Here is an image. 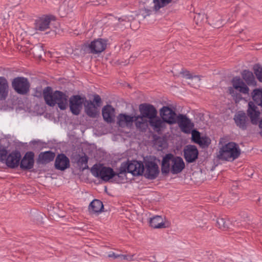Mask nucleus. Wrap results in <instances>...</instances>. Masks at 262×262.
<instances>
[{"label":"nucleus","mask_w":262,"mask_h":262,"mask_svg":"<svg viewBox=\"0 0 262 262\" xmlns=\"http://www.w3.org/2000/svg\"><path fill=\"white\" fill-rule=\"evenodd\" d=\"M42 95L46 103L50 106H54L56 104L61 110H65L68 105V96L60 91L53 92L50 86L44 89Z\"/></svg>","instance_id":"obj_1"},{"label":"nucleus","mask_w":262,"mask_h":262,"mask_svg":"<svg viewBox=\"0 0 262 262\" xmlns=\"http://www.w3.org/2000/svg\"><path fill=\"white\" fill-rule=\"evenodd\" d=\"M184 168V162L180 157L174 156L172 154H167L163 158L161 172L164 175H167L170 172L173 174H178Z\"/></svg>","instance_id":"obj_2"},{"label":"nucleus","mask_w":262,"mask_h":262,"mask_svg":"<svg viewBox=\"0 0 262 262\" xmlns=\"http://www.w3.org/2000/svg\"><path fill=\"white\" fill-rule=\"evenodd\" d=\"M241 155L239 145L233 142L223 145L217 153V158L221 160L233 161L238 158Z\"/></svg>","instance_id":"obj_3"},{"label":"nucleus","mask_w":262,"mask_h":262,"mask_svg":"<svg viewBox=\"0 0 262 262\" xmlns=\"http://www.w3.org/2000/svg\"><path fill=\"white\" fill-rule=\"evenodd\" d=\"M144 166L141 162L133 161L128 163H123L119 168L117 173L118 177L126 172L131 173L134 176H140L143 174Z\"/></svg>","instance_id":"obj_4"},{"label":"nucleus","mask_w":262,"mask_h":262,"mask_svg":"<svg viewBox=\"0 0 262 262\" xmlns=\"http://www.w3.org/2000/svg\"><path fill=\"white\" fill-rule=\"evenodd\" d=\"M101 103V99L98 95H94L93 101L86 99L84 105L85 114L91 118H97L99 114L98 108Z\"/></svg>","instance_id":"obj_5"},{"label":"nucleus","mask_w":262,"mask_h":262,"mask_svg":"<svg viewBox=\"0 0 262 262\" xmlns=\"http://www.w3.org/2000/svg\"><path fill=\"white\" fill-rule=\"evenodd\" d=\"M92 174L97 178H100L104 181H108L114 177L117 176L118 172H115L111 167H98L94 165L91 169Z\"/></svg>","instance_id":"obj_6"},{"label":"nucleus","mask_w":262,"mask_h":262,"mask_svg":"<svg viewBox=\"0 0 262 262\" xmlns=\"http://www.w3.org/2000/svg\"><path fill=\"white\" fill-rule=\"evenodd\" d=\"M159 114L161 118L166 123L169 125L176 124V119L178 116L175 111L169 106H163L159 110Z\"/></svg>","instance_id":"obj_7"},{"label":"nucleus","mask_w":262,"mask_h":262,"mask_svg":"<svg viewBox=\"0 0 262 262\" xmlns=\"http://www.w3.org/2000/svg\"><path fill=\"white\" fill-rule=\"evenodd\" d=\"M12 86L17 93L25 95L29 91L30 83L27 78L18 77L13 80Z\"/></svg>","instance_id":"obj_8"},{"label":"nucleus","mask_w":262,"mask_h":262,"mask_svg":"<svg viewBox=\"0 0 262 262\" xmlns=\"http://www.w3.org/2000/svg\"><path fill=\"white\" fill-rule=\"evenodd\" d=\"M86 99L85 97H82L78 95H73L70 98L69 107L73 115H78L80 113Z\"/></svg>","instance_id":"obj_9"},{"label":"nucleus","mask_w":262,"mask_h":262,"mask_svg":"<svg viewBox=\"0 0 262 262\" xmlns=\"http://www.w3.org/2000/svg\"><path fill=\"white\" fill-rule=\"evenodd\" d=\"M144 176L149 180H154L158 176L160 171L157 164L153 161L145 162Z\"/></svg>","instance_id":"obj_10"},{"label":"nucleus","mask_w":262,"mask_h":262,"mask_svg":"<svg viewBox=\"0 0 262 262\" xmlns=\"http://www.w3.org/2000/svg\"><path fill=\"white\" fill-rule=\"evenodd\" d=\"M233 87L228 88L229 93L232 95H234V89L238 91L240 93L247 94L249 92V88L239 77H234L232 80Z\"/></svg>","instance_id":"obj_11"},{"label":"nucleus","mask_w":262,"mask_h":262,"mask_svg":"<svg viewBox=\"0 0 262 262\" xmlns=\"http://www.w3.org/2000/svg\"><path fill=\"white\" fill-rule=\"evenodd\" d=\"M176 124H178L181 130L184 133H190L194 126V124L185 115L179 114L176 119Z\"/></svg>","instance_id":"obj_12"},{"label":"nucleus","mask_w":262,"mask_h":262,"mask_svg":"<svg viewBox=\"0 0 262 262\" xmlns=\"http://www.w3.org/2000/svg\"><path fill=\"white\" fill-rule=\"evenodd\" d=\"M139 110L140 116L149 120L154 119L157 116V111L155 107L149 103H142L139 105Z\"/></svg>","instance_id":"obj_13"},{"label":"nucleus","mask_w":262,"mask_h":262,"mask_svg":"<svg viewBox=\"0 0 262 262\" xmlns=\"http://www.w3.org/2000/svg\"><path fill=\"white\" fill-rule=\"evenodd\" d=\"M184 157L188 163L195 162L198 158L199 151L195 145H188L184 149Z\"/></svg>","instance_id":"obj_14"},{"label":"nucleus","mask_w":262,"mask_h":262,"mask_svg":"<svg viewBox=\"0 0 262 262\" xmlns=\"http://www.w3.org/2000/svg\"><path fill=\"white\" fill-rule=\"evenodd\" d=\"M107 41L102 38L95 39L88 45L90 52L95 54L101 53L106 48Z\"/></svg>","instance_id":"obj_15"},{"label":"nucleus","mask_w":262,"mask_h":262,"mask_svg":"<svg viewBox=\"0 0 262 262\" xmlns=\"http://www.w3.org/2000/svg\"><path fill=\"white\" fill-rule=\"evenodd\" d=\"M247 113L252 124H257L258 122L259 123V120L260 112L257 106H256L253 102L250 101L248 103V108Z\"/></svg>","instance_id":"obj_16"},{"label":"nucleus","mask_w":262,"mask_h":262,"mask_svg":"<svg viewBox=\"0 0 262 262\" xmlns=\"http://www.w3.org/2000/svg\"><path fill=\"white\" fill-rule=\"evenodd\" d=\"M34 154L32 151H28L26 153L21 160H20L19 165L22 170H30L34 166Z\"/></svg>","instance_id":"obj_17"},{"label":"nucleus","mask_w":262,"mask_h":262,"mask_svg":"<svg viewBox=\"0 0 262 262\" xmlns=\"http://www.w3.org/2000/svg\"><path fill=\"white\" fill-rule=\"evenodd\" d=\"M51 17L43 15L37 18L34 23V29L37 31H45L49 28L51 23Z\"/></svg>","instance_id":"obj_18"},{"label":"nucleus","mask_w":262,"mask_h":262,"mask_svg":"<svg viewBox=\"0 0 262 262\" xmlns=\"http://www.w3.org/2000/svg\"><path fill=\"white\" fill-rule=\"evenodd\" d=\"M20 158L21 155L19 151H13L8 156L5 163L8 167L14 168L19 165Z\"/></svg>","instance_id":"obj_19"},{"label":"nucleus","mask_w":262,"mask_h":262,"mask_svg":"<svg viewBox=\"0 0 262 262\" xmlns=\"http://www.w3.org/2000/svg\"><path fill=\"white\" fill-rule=\"evenodd\" d=\"M69 159L63 154H58L55 159V167L57 170L63 171L70 167Z\"/></svg>","instance_id":"obj_20"},{"label":"nucleus","mask_w":262,"mask_h":262,"mask_svg":"<svg viewBox=\"0 0 262 262\" xmlns=\"http://www.w3.org/2000/svg\"><path fill=\"white\" fill-rule=\"evenodd\" d=\"M148 123L154 131L158 134L161 133L166 128V123L164 121L157 117L149 120Z\"/></svg>","instance_id":"obj_21"},{"label":"nucleus","mask_w":262,"mask_h":262,"mask_svg":"<svg viewBox=\"0 0 262 262\" xmlns=\"http://www.w3.org/2000/svg\"><path fill=\"white\" fill-rule=\"evenodd\" d=\"M134 116L120 114L117 117V124L121 127H130L134 122Z\"/></svg>","instance_id":"obj_22"},{"label":"nucleus","mask_w":262,"mask_h":262,"mask_svg":"<svg viewBox=\"0 0 262 262\" xmlns=\"http://www.w3.org/2000/svg\"><path fill=\"white\" fill-rule=\"evenodd\" d=\"M115 110L111 105H106L102 109V115L104 120L107 123H112L114 120Z\"/></svg>","instance_id":"obj_23"},{"label":"nucleus","mask_w":262,"mask_h":262,"mask_svg":"<svg viewBox=\"0 0 262 262\" xmlns=\"http://www.w3.org/2000/svg\"><path fill=\"white\" fill-rule=\"evenodd\" d=\"M234 119L236 125L240 128L243 130L246 129L247 118L245 113L239 112L237 114L235 115Z\"/></svg>","instance_id":"obj_24"},{"label":"nucleus","mask_w":262,"mask_h":262,"mask_svg":"<svg viewBox=\"0 0 262 262\" xmlns=\"http://www.w3.org/2000/svg\"><path fill=\"white\" fill-rule=\"evenodd\" d=\"M9 85L7 79L0 77V99L5 100L8 94Z\"/></svg>","instance_id":"obj_25"},{"label":"nucleus","mask_w":262,"mask_h":262,"mask_svg":"<svg viewBox=\"0 0 262 262\" xmlns=\"http://www.w3.org/2000/svg\"><path fill=\"white\" fill-rule=\"evenodd\" d=\"M55 157V153L51 151L41 152L38 156V160L42 164H47L52 161Z\"/></svg>","instance_id":"obj_26"},{"label":"nucleus","mask_w":262,"mask_h":262,"mask_svg":"<svg viewBox=\"0 0 262 262\" xmlns=\"http://www.w3.org/2000/svg\"><path fill=\"white\" fill-rule=\"evenodd\" d=\"M136 127L141 131H145L147 127V121L140 115L135 116L134 118Z\"/></svg>","instance_id":"obj_27"},{"label":"nucleus","mask_w":262,"mask_h":262,"mask_svg":"<svg viewBox=\"0 0 262 262\" xmlns=\"http://www.w3.org/2000/svg\"><path fill=\"white\" fill-rule=\"evenodd\" d=\"M103 209V205L101 201L99 200H93L89 205V209L91 213L101 212Z\"/></svg>","instance_id":"obj_28"},{"label":"nucleus","mask_w":262,"mask_h":262,"mask_svg":"<svg viewBox=\"0 0 262 262\" xmlns=\"http://www.w3.org/2000/svg\"><path fill=\"white\" fill-rule=\"evenodd\" d=\"M149 224L151 227L154 228H163L166 226L164 223L163 219L161 216L156 215L150 218Z\"/></svg>","instance_id":"obj_29"},{"label":"nucleus","mask_w":262,"mask_h":262,"mask_svg":"<svg viewBox=\"0 0 262 262\" xmlns=\"http://www.w3.org/2000/svg\"><path fill=\"white\" fill-rule=\"evenodd\" d=\"M241 74L242 78L248 85H254L255 84V78L252 72L245 70Z\"/></svg>","instance_id":"obj_30"},{"label":"nucleus","mask_w":262,"mask_h":262,"mask_svg":"<svg viewBox=\"0 0 262 262\" xmlns=\"http://www.w3.org/2000/svg\"><path fill=\"white\" fill-rule=\"evenodd\" d=\"M62 204L58 203L56 204V206H53L51 205H49L48 209L51 212L53 216L54 215H57L59 217H63L64 216V213L62 210H60V209L62 208Z\"/></svg>","instance_id":"obj_31"},{"label":"nucleus","mask_w":262,"mask_h":262,"mask_svg":"<svg viewBox=\"0 0 262 262\" xmlns=\"http://www.w3.org/2000/svg\"><path fill=\"white\" fill-rule=\"evenodd\" d=\"M252 97L254 102L262 107V89H255L252 93Z\"/></svg>","instance_id":"obj_32"},{"label":"nucleus","mask_w":262,"mask_h":262,"mask_svg":"<svg viewBox=\"0 0 262 262\" xmlns=\"http://www.w3.org/2000/svg\"><path fill=\"white\" fill-rule=\"evenodd\" d=\"M172 0H153V10L156 12L170 4Z\"/></svg>","instance_id":"obj_33"},{"label":"nucleus","mask_w":262,"mask_h":262,"mask_svg":"<svg viewBox=\"0 0 262 262\" xmlns=\"http://www.w3.org/2000/svg\"><path fill=\"white\" fill-rule=\"evenodd\" d=\"M88 157L85 155L79 157L78 159L77 164L82 171L89 168V166L88 165Z\"/></svg>","instance_id":"obj_34"},{"label":"nucleus","mask_w":262,"mask_h":262,"mask_svg":"<svg viewBox=\"0 0 262 262\" xmlns=\"http://www.w3.org/2000/svg\"><path fill=\"white\" fill-rule=\"evenodd\" d=\"M230 222L225 221L223 218H219L216 220V226L223 230H226L229 228Z\"/></svg>","instance_id":"obj_35"},{"label":"nucleus","mask_w":262,"mask_h":262,"mask_svg":"<svg viewBox=\"0 0 262 262\" xmlns=\"http://www.w3.org/2000/svg\"><path fill=\"white\" fill-rule=\"evenodd\" d=\"M253 71L257 79L262 82V67L258 64H255L253 67Z\"/></svg>","instance_id":"obj_36"},{"label":"nucleus","mask_w":262,"mask_h":262,"mask_svg":"<svg viewBox=\"0 0 262 262\" xmlns=\"http://www.w3.org/2000/svg\"><path fill=\"white\" fill-rule=\"evenodd\" d=\"M211 143V140L210 138L206 136H202L201 139L199 141L198 144L203 148H207Z\"/></svg>","instance_id":"obj_37"},{"label":"nucleus","mask_w":262,"mask_h":262,"mask_svg":"<svg viewBox=\"0 0 262 262\" xmlns=\"http://www.w3.org/2000/svg\"><path fill=\"white\" fill-rule=\"evenodd\" d=\"M120 260H126L128 261H132L134 260H137L140 261V260H143L142 258H139L138 259L137 257H136V254H120Z\"/></svg>","instance_id":"obj_38"},{"label":"nucleus","mask_w":262,"mask_h":262,"mask_svg":"<svg viewBox=\"0 0 262 262\" xmlns=\"http://www.w3.org/2000/svg\"><path fill=\"white\" fill-rule=\"evenodd\" d=\"M8 151L5 147L0 146V162L5 163L8 155Z\"/></svg>","instance_id":"obj_39"},{"label":"nucleus","mask_w":262,"mask_h":262,"mask_svg":"<svg viewBox=\"0 0 262 262\" xmlns=\"http://www.w3.org/2000/svg\"><path fill=\"white\" fill-rule=\"evenodd\" d=\"M200 81V76L199 75H195L194 76H192V78L190 79V81L188 83L194 87L199 86Z\"/></svg>","instance_id":"obj_40"},{"label":"nucleus","mask_w":262,"mask_h":262,"mask_svg":"<svg viewBox=\"0 0 262 262\" xmlns=\"http://www.w3.org/2000/svg\"><path fill=\"white\" fill-rule=\"evenodd\" d=\"M200 81V76L199 75H195L194 76H192V78L190 79V81L188 83L194 87L199 86Z\"/></svg>","instance_id":"obj_41"},{"label":"nucleus","mask_w":262,"mask_h":262,"mask_svg":"<svg viewBox=\"0 0 262 262\" xmlns=\"http://www.w3.org/2000/svg\"><path fill=\"white\" fill-rule=\"evenodd\" d=\"M191 136L192 141L196 144L198 143L200 139L202 138V136H201L200 132L196 130L192 131Z\"/></svg>","instance_id":"obj_42"},{"label":"nucleus","mask_w":262,"mask_h":262,"mask_svg":"<svg viewBox=\"0 0 262 262\" xmlns=\"http://www.w3.org/2000/svg\"><path fill=\"white\" fill-rule=\"evenodd\" d=\"M69 5L67 3H64L61 6H60L59 12L60 15L62 17H64L69 12L71 11L70 9H68L67 10H66V7L67 6L68 7Z\"/></svg>","instance_id":"obj_43"},{"label":"nucleus","mask_w":262,"mask_h":262,"mask_svg":"<svg viewBox=\"0 0 262 262\" xmlns=\"http://www.w3.org/2000/svg\"><path fill=\"white\" fill-rule=\"evenodd\" d=\"M152 12V11L151 10L144 8L140 10L139 15L142 16L143 18H145L147 16L150 15Z\"/></svg>","instance_id":"obj_44"},{"label":"nucleus","mask_w":262,"mask_h":262,"mask_svg":"<svg viewBox=\"0 0 262 262\" xmlns=\"http://www.w3.org/2000/svg\"><path fill=\"white\" fill-rule=\"evenodd\" d=\"M180 74L182 75V76L186 79L190 80V79L192 78V75L188 71H182L180 72Z\"/></svg>","instance_id":"obj_45"},{"label":"nucleus","mask_w":262,"mask_h":262,"mask_svg":"<svg viewBox=\"0 0 262 262\" xmlns=\"http://www.w3.org/2000/svg\"><path fill=\"white\" fill-rule=\"evenodd\" d=\"M204 18L207 19L206 16L204 13L198 14L194 16V19L195 20L196 24H198V21L200 19H203Z\"/></svg>","instance_id":"obj_46"},{"label":"nucleus","mask_w":262,"mask_h":262,"mask_svg":"<svg viewBox=\"0 0 262 262\" xmlns=\"http://www.w3.org/2000/svg\"><path fill=\"white\" fill-rule=\"evenodd\" d=\"M108 257L110 258H113L114 259L120 258V254H117L112 252L108 254Z\"/></svg>","instance_id":"obj_47"},{"label":"nucleus","mask_w":262,"mask_h":262,"mask_svg":"<svg viewBox=\"0 0 262 262\" xmlns=\"http://www.w3.org/2000/svg\"><path fill=\"white\" fill-rule=\"evenodd\" d=\"M259 127L261 129L260 135L262 136V119L259 121Z\"/></svg>","instance_id":"obj_48"},{"label":"nucleus","mask_w":262,"mask_h":262,"mask_svg":"<svg viewBox=\"0 0 262 262\" xmlns=\"http://www.w3.org/2000/svg\"><path fill=\"white\" fill-rule=\"evenodd\" d=\"M149 260L151 262H155L156 261V257L155 256H153L151 258L149 259Z\"/></svg>","instance_id":"obj_49"},{"label":"nucleus","mask_w":262,"mask_h":262,"mask_svg":"<svg viewBox=\"0 0 262 262\" xmlns=\"http://www.w3.org/2000/svg\"><path fill=\"white\" fill-rule=\"evenodd\" d=\"M199 226L200 227H201V228H202L204 227V226L201 225H199Z\"/></svg>","instance_id":"obj_50"}]
</instances>
